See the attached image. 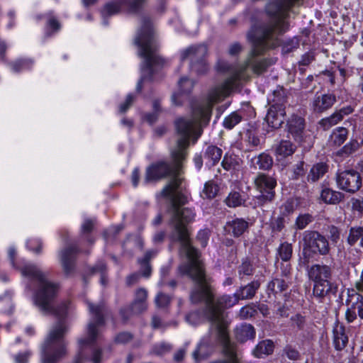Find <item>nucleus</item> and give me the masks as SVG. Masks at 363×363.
Returning a JSON list of instances; mask_svg holds the SVG:
<instances>
[{
	"mask_svg": "<svg viewBox=\"0 0 363 363\" xmlns=\"http://www.w3.org/2000/svg\"><path fill=\"white\" fill-rule=\"evenodd\" d=\"M274 350V342L271 340H264L260 341L255 347L252 354L257 358L262 357L263 355L272 354Z\"/></svg>",
	"mask_w": 363,
	"mask_h": 363,
	"instance_id": "27",
	"label": "nucleus"
},
{
	"mask_svg": "<svg viewBox=\"0 0 363 363\" xmlns=\"http://www.w3.org/2000/svg\"><path fill=\"white\" fill-rule=\"evenodd\" d=\"M207 52V46L203 44L192 45L183 52V58H190L191 72H195L197 75H203L209 70V65L206 60Z\"/></svg>",
	"mask_w": 363,
	"mask_h": 363,
	"instance_id": "11",
	"label": "nucleus"
},
{
	"mask_svg": "<svg viewBox=\"0 0 363 363\" xmlns=\"http://www.w3.org/2000/svg\"><path fill=\"white\" fill-rule=\"evenodd\" d=\"M255 185L259 191H275L277 180L268 174L259 173L255 179Z\"/></svg>",
	"mask_w": 363,
	"mask_h": 363,
	"instance_id": "19",
	"label": "nucleus"
},
{
	"mask_svg": "<svg viewBox=\"0 0 363 363\" xmlns=\"http://www.w3.org/2000/svg\"><path fill=\"white\" fill-rule=\"evenodd\" d=\"M260 287L259 280H254L245 286H240L236 291V296L240 300L252 299Z\"/></svg>",
	"mask_w": 363,
	"mask_h": 363,
	"instance_id": "22",
	"label": "nucleus"
},
{
	"mask_svg": "<svg viewBox=\"0 0 363 363\" xmlns=\"http://www.w3.org/2000/svg\"><path fill=\"white\" fill-rule=\"evenodd\" d=\"M201 318V313L199 311H194L186 315V320L191 325H197L199 323Z\"/></svg>",
	"mask_w": 363,
	"mask_h": 363,
	"instance_id": "58",
	"label": "nucleus"
},
{
	"mask_svg": "<svg viewBox=\"0 0 363 363\" xmlns=\"http://www.w3.org/2000/svg\"><path fill=\"white\" fill-rule=\"evenodd\" d=\"M242 119V116L239 112L234 111L224 118L223 125L225 128L231 130L240 123Z\"/></svg>",
	"mask_w": 363,
	"mask_h": 363,
	"instance_id": "36",
	"label": "nucleus"
},
{
	"mask_svg": "<svg viewBox=\"0 0 363 363\" xmlns=\"http://www.w3.org/2000/svg\"><path fill=\"white\" fill-rule=\"evenodd\" d=\"M354 109L351 106L343 107L334 112L330 116L321 119L318 122V125L323 130H327L341 121L345 116L352 113Z\"/></svg>",
	"mask_w": 363,
	"mask_h": 363,
	"instance_id": "16",
	"label": "nucleus"
},
{
	"mask_svg": "<svg viewBox=\"0 0 363 363\" xmlns=\"http://www.w3.org/2000/svg\"><path fill=\"white\" fill-rule=\"evenodd\" d=\"M313 221V217L309 213L301 214L296 220V226L298 230L304 229Z\"/></svg>",
	"mask_w": 363,
	"mask_h": 363,
	"instance_id": "48",
	"label": "nucleus"
},
{
	"mask_svg": "<svg viewBox=\"0 0 363 363\" xmlns=\"http://www.w3.org/2000/svg\"><path fill=\"white\" fill-rule=\"evenodd\" d=\"M296 145L290 140H282L276 148L277 155L285 158L292 155L296 151Z\"/></svg>",
	"mask_w": 363,
	"mask_h": 363,
	"instance_id": "29",
	"label": "nucleus"
},
{
	"mask_svg": "<svg viewBox=\"0 0 363 363\" xmlns=\"http://www.w3.org/2000/svg\"><path fill=\"white\" fill-rule=\"evenodd\" d=\"M252 162L254 165H257L260 169L269 170L273 165V159L269 154L263 152L255 157Z\"/></svg>",
	"mask_w": 363,
	"mask_h": 363,
	"instance_id": "30",
	"label": "nucleus"
},
{
	"mask_svg": "<svg viewBox=\"0 0 363 363\" xmlns=\"http://www.w3.org/2000/svg\"><path fill=\"white\" fill-rule=\"evenodd\" d=\"M315 60V56L312 52H308L304 54L301 61L299 62L300 65L307 66L310 65Z\"/></svg>",
	"mask_w": 363,
	"mask_h": 363,
	"instance_id": "63",
	"label": "nucleus"
},
{
	"mask_svg": "<svg viewBox=\"0 0 363 363\" xmlns=\"http://www.w3.org/2000/svg\"><path fill=\"white\" fill-rule=\"evenodd\" d=\"M328 232L327 238L331 242L332 245H336L340 240L341 230L334 225H330L328 227Z\"/></svg>",
	"mask_w": 363,
	"mask_h": 363,
	"instance_id": "44",
	"label": "nucleus"
},
{
	"mask_svg": "<svg viewBox=\"0 0 363 363\" xmlns=\"http://www.w3.org/2000/svg\"><path fill=\"white\" fill-rule=\"evenodd\" d=\"M337 101V96L333 93L316 96L313 101V108L316 113H323L333 107Z\"/></svg>",
	"mask_w": 363,
	"mask_h": 363,
	"instance_id": "17",
	"label": "nucleus"
},
{
	"mask_svg": "<svg viewBox=\"0 0 363 363\" xmlns=\"http://www.w3.org/2000/svg\"><path fill=\"white\" fill-rule=\"evenodd\" d=\"M189 277L194 282L189 298L192 303H204L211 330L216 333L218 340H225L229 337L228 323L225 318L224 310L239 302L236 292L233 295H223L215 298L214 288L211 283L212 279L206 274L203 261L191 265H183V275Z\"/></svg>",
	"mask_w": 363,
	"mask_h": 363,
	"instance_id": "3",
	"label": "nucleus"
},
{
	"mask_svg": "<svg viewBox=\"0 0 363 363\" xmlns=\"http://www.w3.org/2000/svg\"><path fill=\"white\" fill-rule=\"evenodd\" d=\"M352 204L353 210L363 213V198L353 199Z\"/></svg>",
	"mask_w": 363,
	"mask_h": 363,
	"instance_id": "64",
	"label": "nucleus"
},
{
	"mask_svg": "<svg viewBox=\"0 0 363 363\" xmlns=\"http://www.w3.org/2000/svg\"><path fill=\"white\" fill-rule=\"evenodd\" d=\"M135 100V96L132 94H129L125 101L121 104L119 107V111L121 113H125L133 104V101Z\"/></svg>",
	"mask_w": 363,
	"mask_h": 363,
	"instance_id": "59",
	"label": "nucleus"
},
{
	"mask_svg": "<svg viewBox=\"0 0 363 363\" xmlns=\"http://www.w3.org/2000/svg\"><path fill=\"white\" fill-rule=\"evenodd\" d=\"M292 245L287 242L281 243L279 247L278 248V254L281 260L284 262H287L290 260L292 256Z\"/></svg>",
	"mask_w": 363,
	"mask_h": 363,
	"instance_id": "38",
	"label": "nucleus"
},
{
	"mask_svg": "<svg viewBox=\"0 0 363 363\" xmlns=\"http://www.w3.org/2000/svg\"><path fill=\"white\" fill-rule=\"evenodd\" d=\"M240 159L236 155L226 154L221 162V165L227 171L235 169L240 165Z\"/></svg>",
	"mask_w": 363,
	"mask_h": 363,
	"instance_id": "34",
	"label": "nucleus"
},
{
	"mask_svg": "<svg viewBox=\"0 0 363 363\" xmlns=\"http://www.w3.org/2000/svg\"><path fill=\"white\" fill-rule=\"evenodd\" d=\"M140 279V274L139 272H135L126 277L125 284L128 286H131L137 284Z\"/></svg>",
	"mask_w": 363,
	"mask_h": 363,
	"instance_id": "61",
	"label": "nucleus"
},
{
	"mask_svg": "<svg viewBox=\"0 0 363 363\" xmlns=\"http://www.w3.org/2000/svg\"><path fill=\"white\" fill-rule=\"evenodd\" d=\"M195 84V81L183 77V94H190L192 91Z\"/></svg>",
	"mask_w": 363,
	"mask_h": 363,
	"instance_id": "60",
	"label": "nucleus"
},
{
	"mask_svg": "<svg viewBox=\"0 0 363 363\" xmlns=\"http://www.w3.org/2000/svg\"><path fill=\"white\" fill-rule=\"evenodd\" d=\"M134 42L139 48L138 55L143 58L140 65V78L136 86V91L140 92L143 83L153 81L155 74L164 67L166 62L158 53L159 45L149 18H142L141 27Z\"/></svg>",
	"mask_w": 363,
	"mask_h": 363,
	"instance_id": "5",
	"label": "nucleus"
},
{
	"mask_svg": "<svg viewBox=\"0 0 363 363\" xmlns=\"http://www.w3.org/2000/svg\"><path fill=\"white\" fill-rule=\"evenodd\" d=\"M285 116V108L270 106L265 118L269 126L272 128L277 129L284 123Z\"/></svg>",
	"mask_w": 363,
	"mask_h": 363,
	"instance_id": "18",
	"label": "nucleus"
},
{
	"mask_svg": "<svg viewBox=\"0 0 363 363\" xmlns=\"http://www.w3.org/2000/svg\"><path fill=\"white\" fill-rule=\"evenodd\" d=\"M223 345V351L225 357H231L230 363H240L235 352V345L231 342L230 338L225 340H219Z\"/></svg>",
	"mask_w": 363,
	"mask_h": 363,
	"instance_id": "32",
	"label": "nucleus"
},
{
	"mask_svg": "<svg viewBox=\"0 0 363 363\" xmlns=\"http://www.w3.org/2000/svg\"><path fill=\"white\" fill-rule=\"evenodd\" d=\"M320 199L327 204L335 205L340 203L345 199V195L342 192L325 188L321 191Z\"/></svg>",
	"mask_w": 363,
	"mask_h": 363,
	"instance_id": "26",
	"label": "nucleus"
},
{
	"mask_svg": "<svg viewBox=\"0 0 363 363\" xmlns=\"http://www.w3.org/2000/svg\"><path fill=\"white\" fill-rule=\"evenodd\" d=\"M359 147V144L357 140H352L348 144L345 145L339 152L340 155H351L357 151Z\"/></svg>",
	"mask_w": 363,
	"mask_h": 363,
	"instance_id": "52",
	"label": "nucleus"
},
{
	"mask_svg": "<svg viewBox=\"0 0 363 363\" xmlns=\"http://www.w3.org/2000/svg\"><path fill=\"white\" fill-rule=\"evenodd\" d=\"M211 235V230L208 228L200 230L196 235V240L201 243V247L207 245L208 240Z\"/></svg>",
	"mask_w": 363,
	"mask_h": 363,
	"instance_id": "54",
	"label": "nucleus"
},
{
	"mask_svg": "<svg viewBox=\"0 0 363 363\" xmlns=\"http://www.w3.org/2000/svg\"><path fill=\"white\" fill-rule=\"evenodd\" d=\"M275 197V191H259V194L255 196V201L257 206H262L264 204L272 202Z\"/></svg>",
	"mask_w": 363,
	"mask_h": 363,
	"instance_id": "43",
	"label": "nucleus"
},
{
	"mask_svg": "<svg viewBox=\"0 0 363 363\" xmlns=\"http://www.w3.org/2000/svg\"><path fill=\"white\" fill-rule=\"evenodd\" d=\"M175 128L178 133L176 146L171 150L170 160H159L146 168L144 182H158L167 177L170 179L162 191L163 196L168 199L167 214L169 226L171 229L170 238L180 245L182 250V118L175 121Z\"/></svg>",
	"mask_w": 363,
	"mask_h": 363,
	"instance_id": "2",
	"label": "nucleus"
},
{
	"mask_svg": "<svg viewBox=\"0 0 363 363\" xmlns=\"http://www.w3.org/2000/svg\"><path fill=\"white\" fill-rule=\"evenodd\" d=\"M348 135V130L343 127L336 128L332 135L333 142L336 145H341L346 140Z\"/></svg>",
	"mask_w": 363,
	"mask_h": 363,
	"instance_id": "41",
	"label": "nucleus"
},
{
	"mask_svg": "<svg viewBox=\"0 0 363 363\" xmlns=\"http://www.w3.org/2000/svg\"><path fill=\"white\" fill-rule=\"evenodd\" d=\"M186 203H188V198L183 193V252H185L187 259L184 265H191L202 260L201 259L200 252L191 244V231L186 226V224L192 223L196 217L194 209L184 207Z\"/></svg>",
	"mask_w": 363,
	"mask_h": 363,
	"instance_id": "9",
	"label": "nucleus"
},
{
	"mask_svg": "<svg viewBox=\"0 0 363 363\" xmlns=\"http://www.w3.org/2000/svg\"><path fill=\"white\" fill-rule=\"evenodd\" d=\"M79 252V249L75 245L68 246L60 252V262L66 275L68 276L74 272L77 255Z\"/></svg>",
	"mask_w": 363,
	"mask_h": 363,
	"instance_id": "15",
	"label": "nucleus"
},
{
	"mask_svg": "<svg viewBox=\"0 0 363 363\" xmlns=\"http://www.w3.org/2000/svg\"><path fill=\"white\" fill-rule=\"evenodd\" d=\"M291 320L293 325L296 326L298 330H303L306 325V318L304 316L298 313L291 318Z\"/></svg>",
	"mask_w": 363,
	"mask_h": 363,
	"instance_id": "56",
	"label": "nucleus"
},
{
	"mask_svg": "<svg viewBox=\"0 0 363 363\" xmlns=\"http://www.w3.org/2000/svg\"><path fill=\"white\" fill-rule=\"evenodd\" d=\"M245 200L238 191L230 192L225 199V204L230 208H236L244 204Z\"/></svg>",
	"mask_w": 363,
	"mask_h": 363,
	"instance_id": "35",
	"label": "nucleus"
},
{
	"mask_svg": "<svg viewBox=\"0 0 363 363\" xmlns=\"http://www.w3.org/2000/svg\"><path fill=\"white\" fill-rule=\"evenodd\" d=\"M239 77L228 78L223 84L211 89L205 99L191 98L189 101L190 118H183V158L184 150L194 145L203 133L212 115L213 104L230 95L238 86Z\"/></svg>",
	"mask_w": 363,
	"mask_h": 363,
	"instance_id": "4",
	"label": "nucleus"
},
{
	"mask_svg": "<svg viewBox=\"0 0 363 363\" xmlns=\"http://www.w3.org/2000/svg\"><path fill=\"white\" fill-rule=\"evenodd\" d=\"M145 0H133L127 2L125 0H118V2H111L106 4L101 11L103 18V23L108 25L106 18L111 16L118 13L121 11L122 5H128V11L130 13H136L139 12L142 8Z\"/></svg>",
	"mask_w": 363,
	"mask_h": 363,
	"instance_id": "14",
	"label": "nucleus"
},
{
	"mask_svg": "<svg viewBox=\"0 0 363 363\" xmlns=\"http://www.w3.org/2000/svg\"><path fill=\"white\" fill-rule=\"evenodd\" d=\"M223 150L216 145H209L204 152V158L211 166L216 165L220 160Z\"/></svg>",
	"mask_w": 363,
	"mask_h": 363,
	"instance_id": "28",
	"label": "nucleus"
},
{
	"mask_svg": "<svg viewBox=\"0 0 363 363\" xmlns=\"http://www.w3.org/2000/svg\"><path fill=\"white\" fill-rule=\"evenodd\" d=\"M257 314L256 304L251 303L242 307L239 313L241 319H248Z\"/></svg>",
	"mask_w": 363,
	"mask_h": 363,
	"instance_id": "46",
	"label": "nucleus"
},
{
	"mask_svg": "<svg viewBox=\"0 0 363 363\" xmlns=\"http://www.w3.org/2000/svg\"><path fill=\"white\" fill-rule=\"evenodd\" d=\"M346 302L350 308L357 310L363 306V296L353 291L352 294H349Z\"/></svg>",
	"mask_w": 363,
	"mask_h": 363,
	"instance_id": "37",
	"label": "nucleus"
},
{
	"mask_svg": "<svg viewBox=\"0 0 363 363\" xmlns=\"http://www.w3.org/2000/svg\"><path fill=\"white\" fill-rule=\"evenodd\" d=\"M336 183L342 191L354 194L362 186L360 174L354 169L339 170L336 174Z\"/></svg>",
	"mask_w": 363,
	"mask_h": 363,
	"instance_id": "13",
	"label": "nucleus"
},
{
	"mask_svg": "<svg viewBox=\"0 0 363 363\" xmlns=\"http://www.w3.org/2000/svg\"><path fill=\"white\" fill-rule=\"evenodd\" d=\"M304 162H300L298 164L296 165V167L294 170V179H298L300 177H302L305 174V169L303 168Z\"/></svg>",
	"mask_w": 363,
	"mask_h": 363,
	"instance_id": "62",
	"label": "nucleus"
},
{
	"mask_svg": "<svg viewBox=\"0 0 363 363\" xmlns=\"http://www.w3.org/2000/svg\"><path fill=\"white\" fill-rule=\"evenodd\" d=\"M308 275L313 282V295L320 302L336 296L338 284L333 281V269L330 266L315 264L308 270Z\"/></svg>",
	"mask_w": 363,
	"mask_h": 363,
	"instance_id": "7",
	"label": "nucleus"
},
{
	"mask_svg": "<svg viewBox=\"0 0 363 363\" xmlns=\"http://www.w3.org/2000/svg\"><path fill=\"white\" fill-rule=\"evenodd\" d=\"M328 169L329 166L326 162H320L314 164L307 176L308 182H316L328 172Z\"/></svg>",
	"mask_w": 363,
	"mask_h": 363,
	"instance_id": "25",
	"label": "nucleus"
},
{
	"mask_svg": "<svg viewBox=\"0 0 363 363\" xmlns=\"http://www.w3.org/2000/svg\"><path fill=\"white\" fill-rule=\"evenodd\" d=\"M363 227L355 226L351 227L349 230V235L347 238V242L350 246H354L357 241L362 240Z\"/></svg>",
	"mask_w": 363,
	"mask_h": 363,
	"instance_id": "33",
	"label": "nucleus"
},
{
	"mask_svg": "<svg viewBox=\"0 0 363 363\" xmlns=\"http://www.w3.org/2000/svg\"><path fill=\"white\" fill-rule=\"evenodd\" d=\"M286 103V96L285 90L283 87H277L273 91L272 99H270L271 106H278L279 108H285Z\"/></svg>",
	"mask_w": 363,
	"mask_h": 363,
	"instance_id": "31",
	"label": "nucleus"
},
{
	"mask_svg": "<svg viewBox=\"0 0 363 363\" xmlns=\"http://www.w3.org/2000/svg\"><path fill=\"white\" fill-rule=\"evenodd\" d=\"M172 350L170 345L165 342H160L153 346L152 352L157 355L164 354Z\"/></svg>",
	"mask_w": 363,
	"mask_h": 363,
	"instance_id": "53",
	"label": "nucleus"
},
{
	"mask_svg": "<svg viewBox=\"0 0 363 363\" xmlns=\"http://www.w3.org/2000/svg\"><path fill=\"white\" fill-rule=\"evenodd\" d=\"M172 298L171 296L160 291L155 296L154 302L157 308L164 309L169 306Z\"/></svg>",
	"mask_w": 363,
	"mask_h": 363,
	"instance_id": "42",
	"label": "nucleus"
},
{
	"mask_svg": "<svg viewBox=\"0 0 363 363\" xmlns=\"http://www.w3.org/2000/svg\"><path fill=\"white\" fill-rule=\"evenodd\" d=\"M45 17L47 18V25L54 31H58L60 29V23L57 18L53 16L52 13L45 14Z\"/></svg>",
	"mask_w": 363,
	"mask_h": 363,
	"instance_id": "55",
	"label": "nucleus"
},
{
	"mask_svg": "<svg viewBox=\"0 0 363 363\" xmlns=\"http://www.w3.org/2000/svg\"><path fill=\"white\" fill-rule=\"evenodd\" d=\"M333 345L336 350L341 351L348 343V337L345 333V328L336 323L333 327Z\"/></svg>",
	"mask_w": 363,
	"mask_h": 363,
	"instance_id": "20",
	"label": "nucleus"
},
{
	"mask_svg": "<svg viewBox=\"0 0 363 363\" xmlns=\"http://www.w3.org/2000/svg\"><path fill=\"white\" fill-rule=\"evenodd\" d=\"M147 296L146 289L140 287L135 290L132 303L120 310V315L124 322H127L133 315H140L147 311Z\"/></svg>",
	"mask_w": 363,
	"mask_h": 363,
	"instance_id": "12",
	"label": "nucleus"
},
{
	"mask_svg": "<svg viewBox=\"0 0 363 363\" xmlns=\"http://www.w3.org/2000/svg\"><path fill=\"white\" fill-rule=\"evenodd\" d=\"M299 46V40L297 38L289 39L281 44V50L284 54H288L297 49Z\"/></svg>",
	"mask_w": 363,
	"mask_h": 363,
	"instance_id": "47",
	"label": "nucleus"
},
{
	"mask_svg": "<svg viewBox=\"0 0 363 363\" xmlns=\"http://www.w3.org/2000/svg\"><path fill=\"white\" fill-rule=\"evenodd\" d=\"M306 121L303 117L292 114L286 121V130L300 146L311 148L313 145V138L306 130Z\"/></svg>",
	"mask_w": 363,
	"mask_h": 363,
	"instance_id": "10",
	"label": "nucleus"
},
{
	"mask_svg": "<svg viewBox=\"0 0 363 363\" xmlns=\"http://www.w3.org/2000/svg\"><path fill=\"white\" fill-rule=\"evenodd\" d=\"M331 250L330 241L317 230H306L303 234V250L300 264L308 265L316 255L327 256Z\"/></svg>",
	"mask_w": 363,
	"mask_h": 363,
	"instance_id": "8",
	"label": "nucleus"
},
{
	"mask_svg": "<svg viewBox=\"0 0 363 363\" xmlns=\"http://www.w3.org/2000/svg\"><path fill=\"white\" fill-rule=\"evenodd\" d=\"M87 306L91 318L87 325L86 336L78 340L79 350L73 363H82L85 360H90L92 363L101 362L102 350L94 345L101 338L100 328L105 325L108 310L102 302L94 304L87 301Z\"/></svg>",
	"mask_w": 363,
	"mask_h": 363,
	"instance_id": "6",
	"label": "nucleus"
},
{
	"mask_svg": "<svg viewBox=\"0 0 363 363\" xmlns=\"http://www.w3.org/2000/svg\"><path fill=\"white\" fill-rule=\"evenodd\" d=\"M289 281L284 277H274L267 284V291L269 294H277L288 290Z\"/></svg>",
	"mask_w": 363,
	"mask_h": 363,
	"instance_id": "24",
	"label": "nucleus"
},
{
	"mask_svg": "<svg viewBox=\"0 0 363 363\" xmlns=\"http://www.w3.org/2000/svg\"><path fill=\"white\" fill-rule=\"evenodd\" d=\"M255 329L251 324L243 323L235 330L236 340L240 342H245L255 337Z\"/></svg>",
	"mask_w": 363,
	"mask_h": 363,
	"instance_id": "23",
	"label": "nucleus"
},
{
	"mask_svg": "<svg viewBox=\"0 0 363 363\" xmlns=\"http://www.w3.org/2000/svg\"><path fill=\"white\" fill-rule=\"evenodd\" d=\"M286 223L285 215L281 214L277 218H272L270 222V227L272 232H280L284 227Z\"/></svg>",
	"mask_w": 363,
	"mask_h": 363,
	"instance_id": "45",
	"label": "nucleus"
},
{
	"mask_svg": "<svg viewBox=\"0 0 363 363\" xmlns=\"http://www.w3.org/2000/svg\"><path fill=\"white\" fill-rule=\"evenodd\" d=\"M249 228V223L243 218H235L227 222L225 230H228L235 238L241 236Z\"/></svg>",
	"mask_w": 363,
	"mask_h": 363,
	"instance_id": "21",
	"label": "nucleus"
},
{
	"mask_svg": "<svg viewBox=\"0 0 363 363\" xmlns=\"http://www.w3.org/2000/svg\"><path fill=\"white\" fill-rule=\"evenodd\" d=\"M284 354H286V356L292 361H297L301 359V354L300 352L292 345H286L284 350H283Z\"/></svg>",
	"mask_w": 363,
	"mask_h": 363,
	"instance_id": "51",
	"label": "nucleus"
},
{
	"mask_svg": "<svg viewBox=\"0 0 363 363\" xmlns=\"http://www.w3.org/2000/svg\"><path fill=\"white\" fill-rule=\"evenodd\" d=\"M106 265L102 261L97 262L96 265L91 269V274H94L96 273L101 274V282L102 284H105L107 281L106 277Z\"/></svg>",
	"mask_w": 363,
	"mask_h": 363,
	"instance_id": "49",
	"label": "nucleus"
},
{
	"mask_svg": "<svg viewBox=\"0 0 363 363\" xmlns=\"http://www.w3.org/2000/svg\"><path fill=\"white\" fill-rule=\"evenodd\" d=\"M23 276L37 282L33 294V304L45 315H53L60 319L50 330L42 349V363H56L67 354V342L64 337L67 326L64 320L68 313L69 302L65 301L56 305L59 285L48 281L46 275L36 265L26 264L21 269Z\"/></svg>",
	"mask_w": 363,
	"mask_h": 363,
	"instance_id": "1",
	"label": "nucleus"
},
{
	"mask_svg": "<svg viewBox=\"0 0 363 363\" xmlns=\"http://www.w3.org/2000/svg\"><path fill=\"white\" fill-rule=\"evenodd\" d=\"M33 62L30 59H20L10 64L11 69L14 72H19L24 69H30Z\"/></svg>",
	"mask_w": 363,
	"mask_h": 363,
	"instance_id": "39",
	"label": "nucleus"
},
{
	"mask_svg": "<svg viewBox=\"0 0 363 363\" xmlns=\"http://www.w3.org/2000/svg\"><path fill=\"white\" fill-rule=\"evenodd\" d=\"M218 189V185L210 181L205 184L203 194L207 199H213L217 195Z\"/></svg>",
	"mask_w": 363,
	"mask_h": 363,
	"instance_id": "50",
	"label": "nucleus"
},
{
	"mask_svg": "<svg viewBox=\"0 0 363 363\" xmlns=\"http://www.w3.org/2000/svg\"><path fill=\"white\" fill-rule=\"evenodd\" d=\"M133 339V335L128 332L118 333L115 337V342L119 344H125Z\"/></svg>",
	"mask_w": 363,
	"mask_h": 363,
	"instance_id": "57",
	"label": "nucleus"
},
{
	"mask_svg": "<svg viewBox=\"0 0 363 363\" xmlns=\"http://www.w3.org/2000/svg\"><path fill=\"white\" fill-rule=\"evenodd\" d=\"M255 268L252 262L248 257L244 258L241 264L238 267L239 275L251 276L253 274Z\"/></svg>",
	"mask_w": 363,
	"mask_h": 363,
	"instance_id": "40",
	"label": "nucleus"
}]
</instances>
